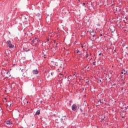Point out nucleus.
Wrapping results in <instances>:
<instances>
[{
  "mask_svg": "<svg viewBox=\"0 0 128 128\" xmlns=\"http://www.w3.org/2000/svg\"><path fill=\"white\" fill-rule=\"evenodd\" d=\"M126 48L127 50H128V47H125Z\"/></svg>",
  "mask_w": 128,
  "mask_h": 128,
  "instance_id": "nucleus-37",
  "label": "nucleus"
},
{
  "mask_svg": "<svg viewBox=\"0 0 128 128\" xmlns=\"http://www.w3.org/2000/svg\"><path fill=\"white\" fill-rule=\"evenodd\" d=\"M93 32H94V30H92L91 32V34H92Z\"/></svg>",
  "mask_w": 128,
  "mask_h": 128,
  "instance_id": "nucleus-27",
  "label": "nucleus"
},
{
  "mask_svg": "<svg viewBox=\"0 0 128 128\" xmlns=\"http://www.w3.org/2000/svg\"><path fill=\"white\" fill-rule=\"evenodd\" d=\"M119 12H120V10H119Z\"/></svg>",
  "mask_w": 128,
  "mask_h": 128,
  "instance_id": "nucleus-43",
  "label": "nucleus"
},
{
  "mask_svg": "<svg viewBox=\"0 0 128 128\" xmlns=\"http://www.w3.org/2000/svg\"><path fill=\"white\" fill-rule=\"evenodd\" d=\"M94 36H94V34H93V35H92V37H93V38H94Z\"/></svg>",
  "mask_w": 128,
  "mask_h": 128,
  "instance_id": "nucleus-33",
  "label": "nucleus"
},
{
  "mask_svg": "<svg viewBox=\"0 0 128 128\" xmlns=\"http://www.w3.org/2000/svg\"><path fill=\"white\" fill-rule=\"evenodd\" d=\"M122 90H124V88H122Z\"/></svg>",
  "mask_w": 128,
  "mask_h": 128,
  "instance_id": "nucleus-39",
  "label": "nucleus"
},
{
  "mask_svg": "<svg viewBox=\"0 0 128 128\" xmlns=\"http://www.w3.org/2000/svg\"><path fill=\"white\" fill-rule=\"evenodd\" d=\"M76 52L77 54H79V52H80V50H77Z\"/></svg>",
  "mask_w": 128,
  "mask_h": 128,
  "instance_id": "nucleus-20",
  "label": "nucleus"
},
{
  "mask_svg": "<svg viewBox=\"0 0 128 128\" xmlns=\"http://www.w3.org/2000/svg\"><path fill=\"white\" fill-rule=\"evenodd\" d=\"M100 36H102V34H100Z\"/></svg>",
  "mask_w": 128,
  "mask_h": 128,
  "instance_id": "nucleus-32",
  "label": "nucleus"
},
{
  "mask_svg": "<svg viewBox=\"0 0 128 128\" xmlns=\"http://www.w3.org/2000/svg\"><path fill=\"white\" fill-rule=\"evenodd\" d=\"M96 62L94 61V62H93V64L94 66H96Z\"/></svg>",
  "mask_w": 128,
  "mask_h": 128,
  "instance_id": "nucleus-19",
  "label": "nucleus"
},
{
  "mask_svg": "<svg viewBox=\"0 0 128 128\" xmlns=\"http://www.w3.org/2000/svg\"><path fill=\"white\" fill-rule=\"evenodd\" d=\"M87 80V81L86 82V83L88 84V82H90V81H88V80Z\"/></svg>",
  "mask_w": 128,
  "mask_h": 128,
  "instance_id": "nucleus-29",
  "label": "nucleus"
},
{
  "mask_svg": "<svg viewBox=\"0 0 128 128\" xmlns=\"http://www.w3.org/2000/svg\"><path fill=\"white\" fill-rule=\"evenodd\" d=\"M52 62H53V61H52Z\"/></svg>",
  "mask_w": 128,
  "mask_h": 128,
  "instance_id": "nucleus-41",
  "label": "nucleus"
},
{
  "mask_svg": "<svg viewBox=\"0 0 128 128\" xmlns=\"http://www.w3.org/2000/svg\"><path fill=\"white\" fill-rule=\"evenodd\" d=\"M39 42L40 39L38 38H34V39L32 40V44H38Z\"/></svg>",
  "mask_w": 128,
  "mask_h": 128,
  "instance_id": "nucleus-3",
  "label": "nucleus"
},
{
  "mask_svg": "<svg viewBox=\"0 0 128 128\" xmlns=\"http://www.w3.org/2000/svg\"><path fill=\"white\" fill-rule=\"evenodd\" d=\"M110 31L111 32H114V30H112V28H110Z\"/></svg>",
  "mask_w": 128,
  "mask_h": 128,
  "instance_id": "nucleus-24",
  "label": "nucleus"
},
{
  "mask_svg": "<svg viewBox=\"0 0 128 128\" xmlns=\"http://www.w3.org/2000/svg\"><path fill=\"white\" fill-rule=\"evenodd\" d=\"M104 38H106V36H104Z\"/></svg>",
  "mask_w": 128,
  "mask_h": 128,
  "instance_id": "nucleus-47",
  "label": "nucleus"
},
{
  "mask_svg": "<svg viewBox=\"0 0 128 128\" xmlns=\"http://www.w3.org/2000/svg\"><path fill=\"white\" fill-rule=\"evenodd\" d=\"M54 44H56L55 48H58V43H56V41H54Z\"/></svg>",
  "mask_w": 128,
  "mask_h": 128,
  "instance_id": "nucleus-14",
  "label": "nucleus"
},
{
  "mask_svg": "<svg viewBox=\"0 0 128 128\" xmlns=\"http://www.w3.org/2000/svg\"><path fill=\"white\" fill-rule=\"evenodd\" d=\"M8 46L10 48H14V44H10Z\"/></svg>",
  "mask_w": 128,
  "mask_h": 128,
  "instance_id": "nucleus-12",
  "label": "nucleus"
},
{
  "mask_svg": "<svg viewBox=\"0 0 128 128\" xmlns=\"http://www.w3.org/2000/svg\"><path fill=\"white\" fill-rule=\"evenodd\" d=\"M52 74H54L53 72H51V76H52Z\"/></svg>",
  "mask_w": 128,
  "mask_h": 128,
  "instance_id": "nucleus-34",
  "label": "nucleus"
},
{
  "mask_svg": "<svg viewBox=\"0 0 128 128\" xmlns=\"http://www.w3.org/2000/svg\"><path fill=\"white\" fill-rule=\"evenodd\" d=\"M6 124H9V125L12 124V122H11L10 121L8 120L6 122Z\"/></svg>",
  "mask_w": 128,
  "mask_h": 128,
  "instance_id": "nucleus-10",
  "label": "nucleus"
},
{
  "mask_svg": "<svg viewBox=\"0 0 128 128\" xmlns=\"http://www.w3.org/2000/svg\"><path fill=\"white\" fill-rule=\"evenodd\" d=\"M54 64H55L56 66H58V62H54Z\"/></svg>",
  "mask_w": 128,
  "mask_h": 128,
  "instance_id": "nucleus-21",
  "label": "nucleus"
},
{
  "mask_svg": "<svg viewBox=\"0 0 128 128\" xmlns=\"http://www.w3.org/2000/svg\"><path fill=\"white\" fill-rule=\"evenodd\" d=\"M99 56H100V54H99Z\"/></svg>",
  "mask_w": 128,
  "mask_h": 128,
  "instance_id": "nucleus-45",
  "label": "nucleus"
},
{
  "mask_svg": "<svg viewBox=\"0 0 128 128\" xmlns=\"http://www.w3.org/2000/svg\"><path fill=\"white\" fill-rule=\"evenodd\" d=\"M105 118H106V116H104L103 118L102 117L101 120H104V119H105Z\"/></svg>",
  "mask_w": 128,
  "mask_h": 128,
  "instance_id": "nucleus-17",
  "label": "nucleus"
},
{
  "mask_svg": "<svg viewBox=\"0 0 128 128\" xmlns=\"http://www.w3.org/2000/svg\"><path fill=\"white\" fill-rule=\"evenodd\" d=\"M96 58H94V60H96Z\"/></svg>",
  "mask_w": 128,
  "mask_h": 128,
  "instance_id": "nucleus-46",
  "label": "nucleus"
},
{
  "mask_svg": "<svg viewBox=\"0 0 128 128\" xmlns=\"http://www.w3.org/2000/svg\"><path fill=\"white\" fill-rule=\"evenodd\" d=\"M6 44H7L8 46L10 44H12V43L10 42V40H8V41H7Z\"/></svg>",
  "mask_w": 128,
  "mask_h": 128,
  "instance_id": "nucleus-13",
  "label": "nucleus"
},
{
  "mask_svg": "<svg viewBox=\"0 0 128 128\" xmlns=\"http://www.w3.org/2000/svg\"><path fill=\"white\" fill-rule=\"evenodd\" d=\"M100 82H102V80H100Z\"/></svg>",
  "mask_w": 128,
  "mask_h": 128,
  "instance_id": "nucleus-40",
  "label": "nucleus"
},
{
  "mask_svg": "<svg viewBox=\"0 0 128 128\" xmlns=\"http://www.w3.org/2000/svg\"><path fill=\"white\" fill-rule=\"evenodd\" d=\"M112 6H114V4H112Z\"/></svg>",
  "mask_w": 128,
  "mask_h": 128,
  "instance_id": "nucleus-38",
  "label": "nucleus"
},
{
  "mask_svg": "<svg viewBox=\"0 0 128 128\" xmlns=\"http://www.w3.org/2000/svg\"><path fill=\"white\" fill-rule=\"evenodd\" d=\"M103 100H101L100 99L98 102H100V104H104Z\"/></svg>",
  "mask_w": 128,
  "mask_h": 128,
  "instance_id": "nucleus-16",
  "label": "nucleus"
},
{
  "mask_svg": "<svg viewBox=\"0 0 128 128\" xmlns=\"http://www.w3.org/2000/svg\"><path fill=\"white\" fill-rule=\"evenodd\" d=\"M40 110H38L36 112V116H40Z\"/></svg>",
  "mask_w": 128,
  "mask_h": 128,
  "instance_id": "nucleus-9",
  "label": "nucleus"
},
{
  "mask_svg": "<svg viewBox=\"0 0 128 128\" xmlns=\"http://www.w3.org/2000/svg\"><path fill=\"white\" fill-rule=\"evenodd\" d=\"M21 72H26V70L24 69H22Z\"/></svg>",
  "mask_w": 128,
  "mask_h": 128,
  "instance_id": "nucleus-22",
  "label": "nucleus"
},
{
  "mask_svg": "<svg viewBox=\"0 0 128 128\" xmlns=\"http://www.w3.org/2000/svg\"><path fill=\"white\" fill-rule=\"evenodd\" d=\"M97 26H100V23H98L97 24Z\"/></svg>",
  "mask_w": 128,
  "mask_h": 128,
  "instance_id": "nucleus-23",
  "label": "nucleus"
},
{
  "mask_svg": "<svg viewBox=\"0 0 128 128\" xmlns=\"http://www.w3.org/2000/svg\"><path fill=\"white\" fill-rule=\"evenodd\" d=\"M40 102H41V103L42 102V101H40Z\"/></svg>",
  "mask_w": 128,
  "mask_h": 128,
  "instance_id": "nucleus-42",
  "label": "nucleus"
},
{
  "mask_svg": "<svg viewBox=\"0 0 128 128\" xmlns=\"http://www.w3.org/2000/svg\"><path fill=\"white\" fill-rule=\"evenodd\" d=\"M120 28H122V25L120 26Z\"/></svg>",
  "mask_w": 128,
  "mask_h": 128,
  "instance_id": "nucleus-36",
  "label": "nucleus"
},
{
  "mask_svg": "<svg viewBox=\"0 0 128 128\" xmlns=\"http://www.w3.org/2000/svg\"><path fill=\"white\" fill-rule=\"evenodd\" d=\"M32 74H38V69L33 70H32Z\"/></svg>",
  "mask_w": 128,
  "mask_h": 128,
  "instance_id": "nucleus-5",
  "label": "nucleus"
},
{
  "mask_svg": "<svg viewBox=\"0 0 128 128\" xmlns=\"http://www.w3.org/2000/svg\"><path fill=\"white\" fill-rule=\"evenodd\" d=\"M126 84V82H123L122 84Z\"/></svg>",
  "mask_w": 128,
  "mask_h": 128,
  "instance_id": "nucleus-30",
  "label": "nucleus"
},
{
  "mask_svg": "<svg viewBox=\"0 0 128 128\" xmlns=\"http://www.w3.org/2000/svg\"><path fill=\"white\" fill-rule=\"evenodd\" d=\"M120 116L122 118H124V116H126V112H121Z\"/></svg>",
  "mask_w": 128,
  "mask_h": 128,
  "instance_id": "nucleus-6",
  "label": "nucleus"
},
{
  "mask_svg": "<svg viewBox=\"0 0 128 128\" xmlns=\"http://www.w3.org/2000/svg\"><path fill=\"white\" fill-rule=\"evenodd\" d=\"M36 16H37V18H38L39 20H40V18H42V16H40V13L37 14Z\"/></svg>",
  "mask_w": 128,
  "mask_h": 128,
  "instance_id": "nucleus-8",
  "label": "nucleus"
},
{
  "mask_svg": "<svg viewBox=\"0 0 128 128\" xmlns=\"http://www.w3.org/2000/svg\"><path fill=\"white\" fill-rule=\"evenodd\" d=\"M84 48V45L82 46V48Z\"/></svg>",
  "mask_w": 128,
  "mask_h": 128,
  "instance_id": "nucleus-28",
  "label": "nucleus"
},
{
  "mask_svg": "<svg viewBox=\"0 0 128 128\" xmlns=\"http://www.w3.org/2000/svg\"><path fill=\"white\" fill-rule=\"evenodd\" d=\"M66 120V116H62V118H61V121L62 122H64V120Z\"/></svg>",
  "mask_w": 128,
  "mask_h": 128,
  "instance_id": "nucleus-7",
  "label": "nucleus"
},
{
  "mask_svg": "<svg viewBox=\"0 0 128 128\" xmlns=\"http://www.w3.org/2000/svg\"><path fill=\"white\" fill-rule=\"evenodd\" d=\"M50 42V39H48V38L47 42H45L44 44H50V42Z\"/></svg>",
  "mask_w": 128,
  "mask_h": 128,
  "instance_id": "nucleus-15",
  "label": "nucleus"
},
{
  "mask_svg": "<svg viewBox=\"0 0 128 128\" xmlns=\"http://www.w3.org/2000/svg\"><path fill=\"white\" fill-rule=\"evenodd\" d=\"M78 54H79L80 56L82 55V52H80H80L78 53Z\"/></svg>",
  "mask_w": 128,
  "mask_h": 128,
  "instance_id": "nucleus-25",
  "label": "nucleus"
},
{
  "mask_svg": "<svg viewBox=\"0 0 128 128\" xmlns=\"http://www.w3.org/2000/svg\"><path fill=\"white\" fill-rule=\"evenodd\" d=\"M121 74H124V76H126V74H128V68L126 70L123 69L122 70V72H121Z\"/></svg>",
  "mask_w": 128,
  "mask_h": 128,
  "instance_id": "nucleus-2",
  "label": "nucleus"
},
{
  "mask_svg": "<svg viewBox=\"0 0 128 128\" xmlns=\"http://www.w3.org/2000/svg\"><path fill=\"white\" fill-rule=\"evenodd\" d=\"M24 52H30V49H28L27 48H23Z\"/></svg>",
  "mask_w": 128,
  "mask_h": 128,
  "instance_id": "nucleus-11",
  "label": "nucleus"
},
{
  "mask_svg": "<svg viewBox=\"0 0 128 128\" xmlns=\"http://www.w3.org/2000/svg\"><path fill=\"white\" fill-rule=\"evenodd\" d=\"M4 74H5L6 75H4V76H6V78H10L11 76L10 71H6Z\"/></svg>",
  "mask_w": 128,
  "mask_h": 128,
  "instance_id": "nucleus-4",
  "label": "nucleus"
},
{
  "mask_svg": "<svg viewBox=\"0 0 128 128\" xmlns=\"http://www.w3.org/2000/svg\"><path fill=\"white\" fill-rule=\"evenodd\" d=\"M80 112H82V109L81 108H80Z\"/></svg>",
  "mask_w": 128,
  "mask_h": 128,
  "instance_id": "nucleus-26",
  "label": "nucleus"
},
{
  "mask_svg": "<svg viewBox=\"0 0 128 128\" xmlns=\"http://www.w3.org/2000/svg\"><path fill=\"white\" fill-rule=\"evenodd\" d=\"M87 68H89V67H88H88H87Z\"/></svg>",
  "mask_w": 128,
  "mask_h": 128,
  "instance_id": "nucleus-44",
  "label": "nucleus"
},
{
  "mask_svg": "<svg viewBox=\"0 0 128 128\" xmlns=\"http://www.w3.org/2000/svg\"><path fill=\"white\" fill-rule=\"evenodd\" d=\"M86 5V3H83V6H85Z\"/></svg>",
  "mask_w": 128,
  "mask_h": 128,
  "instance_id": "nucleus-35",
  "label": "nucleus"
},
{
  "mask_svg": "<svg viewBox=\"0 0 128 128\" xmlns=\"http://www.w3.org/2000/svg\"><path fill=\"white\" fill-rule=\"evenodd\" d=\"M72 110H73V112H76V110H78V108H80V105L75 104H74L72 106Z\"/></svg>",
  "mask_w": 128,
  "mask_h": 128,
  "instance_id": "nucleus-1",
  "label": "nucleus"
},
{
  "mask_svg": "<svg viewBox=\"0 0 128 128\" xmlns=\"http://www.w3.org/2000/svg\"><path fill=\"white\" fill-rule=\"evenodd\" d=\"M92 34V33L90 32V36H93V35H94V34Z\"/></svg>",
  "mask_w": 128,
  "mask_h": 128,
  "instance_id": "nucleus-31",
  "label": "nucleus"
},
{
  "mask_svg": "<svg viewBox=\"0 0 128 128\" xmlns=\"http://www.w3.org/2000/svg\"><path fill=\"white\" fill-rule=\"evenodd\" d=\"M28 17H25L24 18V20H25L27 21L28 20Z\"/></svg>",
  "mask_w": 128,
  "mask_h": 128,
  "instance_id": "nucleus-18",
  "label": "nucleus"
}]
</instances>
